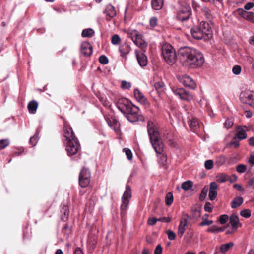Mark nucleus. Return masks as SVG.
I'll use <instances>...</instances> for the list:
<instances>
[{
	"mask_svg": "<svg viewBox=\"0 0 254 254\" xmlns=\"http://www.w3.org/2000/svg\"><path fill=\"white\" fill-rule=\"evenodd\" d=\"M248 162L251 166H254V155H251L249 160Z\"/></svg>",
	"mask_w": 254,
	"mask_h": 254,
	"instance_id": "nucleus-64",
	"label": "nucleus"
},
{
	"mask_svg": "<svg viewBox=\"0 0 254 254\" xmlns=\"http://www.w3.org/2000/svg\"><path fill=\"white\" fill-rule=\"evenodd\" d=\"M204 208L205 211L211 212L213 210V206L210 202H206L204 205Z\"/></svg>",
	"mask_w": 254,
	"mask_h": 254,
	"instance_id": "nucleus-53",
	"label": "nucleus"
},
{
	"mask_svg": "<svg viewBox=\"0 0 254 254\" xmlns=\"http://www.w3.org/2000/svg\"><path fill=\"white\" fill-rule=\"evenodd\" d=\"M10 144L8 139L0 140V150L3 149L7 147Z\"/></svg>",
	"mask_w": 254,
	"mask_h": 254,
	"instance_id": "nucleus-41",
	"label": "nucleus"
},
{
	"mask_svg": "<svg viewBox=\"0 0 254 254\" xmlns=\"http://www.w3.org/2000/svg\"><path fill=\"white\" fill-rule=\"evenodd\" d=\"M154 86L159 94L163 93L165 89L164 83L161 80L156 82L154 83Z\"/></svg>",
	"mask_w": 254,
	"mask_h": 254,
	"instance_id": "nucleus-30",
	"label": "nucleus"
},
{
	"mask_svg": "<svg viewBox=\"0 0 254 254\" xmlns=\"http://www.w3.org/2000/svg\"><path fill=\"white\" fill-rule=\"evenodd\" d=\"M178 56L180 61L185 65L192 68L202 66L204 62L203 54L198 50L190 47H183L178 50Z\"/></svg>",
	"mask_w": 254,
	"mask_h": 254,
	"instance_id": "nucleus-2",
	"label": "nucleus"
},
{
	"mask_svg": "<svg viewBox=\"0 0 254 254\" xmlns=\"http://www.w3.org/2000/svg\"><path fill=\"white\" fill-rule=\"evenodd\" d=\"M241 101L245 104L254 107V92L246 91L240 94Z\"/></svg>",
	"mask_w": 254,
	"mask_h": 254,
	"instance_id": "nucleus-12",
	"label": "nucleus"
},
{
	"mask_svg": "<svg viewBox=\"0 0 254 254\" xmlns=\"http://www.w3.org/2000/svg\"><path fill=\"white\" fill-rule=\"evenodd\" d=\"M90 179L91 172L89 170L85 167H82L79 174L78 182L79 185L82 188L87 187L90 182Z\"/></svg>",
	"mask_w": 254,
	"mask_h": 254,
	"instance_id": "nucleus-7",
	"label": "nucleus"
},
{
	"mask_svg": "<svg viewBox=\"0 0 254 254\" xmlns=\"http://www.w3.org/2000/svg\"><path fill=\"white\" fill-rule=\"evenodd\" d=\"M94 33V31L91 28L84 29L82 32V36L83 37H91Z\"/></svg>",
	"mask_w": 254,
	"mask_h": 254,
	"instance_id": "nucleus-35",
	"label": "nucleus"
},
{
	"mask_svg": "<svg viewBox=\"0 0 254 254\" xmlns=\"http://www.w3.org/2000/svg\"><path fill=\"white\" fill-rule=\"evenodd\" d=\"M173 195L171 192H168L165 196V203L166 205L170 206L173 201Z\"/></svg>",
	"mask_w": 254,
	"mask_h": 254,
	"instance_id": "nucleus-36",
	"label": "nucleus"
},
{
	"mask_svg": "<svg viewBox=\"0 0 254 254\" xmlns=\"http://www.w3.org/2000/svg\"><path fill=\"white\" fill-rule=\"evenodd\" d=\"M105 13L107 15L106 19L109 21L113 18L116 15V11L115 8L111 4L108 5L105 9Z\"/></svg>",
	"mask_w": 254,
	"mask_h": 254,
	"instance_id": "nucleus-19",
	"label": "nucleus"
},
{
	"mask_svg": "<svg viewBox=\"0 0 254 254\" xmlns=\"http://www.w3.org/2000/svg\"><path fill=\"white\" fill-rule=\"evenodd\" d=\"M131 50V48L129 45L127 43L122 44L119 47V51L121 53V55L123 57L126 55L128 54Z\"/></svg>",
	"mask_w": 254,
	"mask_h": 254,
	"instance_id": "nucleus-26",
	"label": "nucleus"
},
{
	"mask_svg": "<svg viewBox=\"0 0 254 254\" xmlns=\"http://www.w3.org/2000/svg\"><path fill=\"white\" fill-rule=\"evenodd\" d=\"M63 136L67 155L73 156L77 154L80 149V143L72 128L68 125L65 124L63 128Z\"/></svg>",
	"mask_w": 254,
	"mask_h": 254,
	"instance_id": "nucleus-3",
	"label": "nucleus"
},
{
	"mask_svg": "<svg viewBox=\"0 0 254 254\" xmlns=\"http://www.w3.org/2000/svg\"><path fill=\"white\" fill-rule=\"evenodd\" d=\"M237 132L233 137L234 140L239 139V140H243L246 139L247 137L246 131L248 130V127L246 126H239L236 129Z\"/></svg>",
	"mask_w": 254,
	"mask_h": 254,
	"instance_id": "nucleus-13",
	"label": "nucleus"
},
{
	"mask_svg": "<svg viewBox=\"0 0 254 254\" xmlns=\"http://www.w3.org/2000/svg\"><path fill=\"white\" fill-rule=\"evenodd\" d=\"M60 212L62 214V219L64 221H67L69 214L68 206L64 205Z\"/></svg>",
	"mask_w": 254,
	"mask_h": 254,
	"instance_id": "nucleus-27",
	"label": "nucleus"
},
{
	"mask_svg": "<svg viewBox=\"0 0 254 254\" xmlns=\"http://www.w3.org/2000/svg\"><path fill=\"white\" fill-rule=\"evenodd\" d=\"M206 169L210 170L213 167V161L212 160H206L204 164Z\"/></svg>",
	"mask_w": 254,
	"mask_h": 254,
	"instance_id": "nucleus-49",
	"label": "nucleus"
},
{
	"mask_svg": "<svg viewBox=\"0 0 254 254\" xmlns=\"http://www.w3.org/2000/svg\"><path fill=\"white\" fill-rule=\"evenodd\" d=\"M134 96L136 100L142 104H146L147 100L143 93L138 89L134 90Z\"/></svg>",
	"mask_w": 254,
	"mask_h": 254,
	"instance_id": "nucleus-24",
	"label": "nucleus"
},
{
	"mask_svg": "<svg viewBox=\"0 0 254 254\" xmlns=\"http://www.w3.org/2000/svg\"><path fill=\"white\" fill-rule=\"evenodd\" d=\"M241 67L240 65H236L232 68V72L235 75H239L241 72Z\"/></svg>",
	"mask_w": 254,
	"mask_h": 254,
	"instance_id": "nucleus-47",
	"label": "nucleus"
},
{
	"mask_svg": "<svg viewBox=\"0 0 254 254\" xmlns=\"http://www.w3.org/2000/svg\"><path fill=\"white\" fill-rule=\"evenodd\" d=\"M136 57L139 65L144 67L147 65L148 59L146 55L142 52H135Z\"/></svg>",
	"mask_w": 254,
	"mask_h": 254,
	"instance_id": "nucleus-15",
	"label": "nucleus"
},
{
	"mask_svg": "<svg viewBox=\"0 0 254 254\" xmlns=\"http://www.w3.org/2000/svg\"><path fill=\"white\" fill-rule=\"evenodd\" d=\"M157 221H158V219L154 217L149 218L148 219L147 223L148 225L152 226L154 225L156 223Z\"/></svg>",
	"mask_w": 254,
	"mask_h": 254,
	"instance_id": "nucleus-57",
	"label": "nucleus"
},
{
	"mask_svg": "<svg viewBox=\"0 0 254 254\" xmlns=\"http://www.w3.org/2000/svg\"><path fill=\"white\" fill-rule=\"evenodd\" d=\"M243 202V198L241 196L235 197L231 203L232 208H236L242 205Z\"/></svg>",
	"mask_w": 254,
	"mask_h": 254,
	"instance_id": "nucleus-28",
	"label": "nucleus"
},
{
	"mask_svg": "<svg viewBox=\"0 0 254 254\" xmlns=\"http://www.w3.org/2000/svg\"><path fill=\"white\" fill-rule=\"evenodd\" d=\"M238 161V159L236 156H232L229 158L228 163L229 164H235Z\"/></svg>",
	"mask_w": 254,
	"mask_h": 254,
	"instance_id": "nucleus-58",
	"label": "nucleus"
},
{
	"mask_svg": "<svg viewBox=\"0 0 254 254\" xmlns=\"http://www.w3.org/2000/svg\"><path fill=\"white\" fill-rule=\"evenodd\" d=\"M191 9L190 5L185 2L181 3L176 16L177 19L181 21L187 27H189L188 23L191 22Z\"/></svg>",
	"mask_w": 254,
	"mask_h": 254,
	"instance_id": "nucleus-5",
	"label": "nucleus"
},
{
	"mask_svg": "<svg viewBox=\"0 0 254 254\" xmlns=\"http://www.w3.org/2000/svg\"><path fill=\"white\" fill-rule=\"evenodd\" d=\"M172 89L173 93L182 100L190 101L193 99V96L183 88L173 87Z\"/></svg>",
	"mask_w": 254,
	"mask_h": 254,
	"instance_id": "nucleus-11",
	"label": "nucleus"
},
{
	"mask_svg": "<svg viewBox=\"0 0 254 254\" xmlns=\"http://www.w3.org/2000/svg\"><path fill=\"white\" fill-rule=\"evenodd\" d=\"M99 62L103 64H106L108 63L109 60L107 57L105 55H101L99 59Z\"/></svg>",
	"mask_w": 254,
	"mask_h": 254,
	"instance_id": "nucleus-50",
	"label": "nucleus"
},
{
	"mask_svg": "<svg viewBox=\"0 0 254 254\" xmlns=\"http://www.w3.org/2000/svg\"><path fill=\"white\" fill-rule=\"evenodd\" d=\"M171 220V218L170 217H161V218H159L158 219V221H161V222H170Z\"/></svg>",
	"mask_w": 254,
	"mask_h": 254,
	"instance_id": "nucleus-63",
	"label": "nucleus"
},
{
	"mask_svg": "<svg viewBox=\"0 0 254 254\" xmlns=\"http://www.w3.org/2000/svg\"><path fill=\"white\" fill-rule=\"evenodd\" d=\"M234 245L233 242L222 244L220 247V250L222 253H225L228 251L230 248H232Z\"/></svg>",
	"mask_w": 254,
	"mask_h": 254,
	"instance_id": "nucleus-33",
	"label": "nucleus"
},
{
	"mask_svg": "<svg viewBox=\"0 0 254 254\" xmlns=\"http://www.w3.org/2000/svg\"><path fill=\"white\" fill-rule=\"evenodd\" d=\"M229 217L227 215H221L219 217V221L221 224H225L228 220Z\"/></svg>",
	"mask_w": 254,
	"mask_h": 254,
	"instance_id": "nucleus-45",
	"label": "nucleus"
},
{
	"mask_svg": "<svg viewBox=\"0 0 254 254\" xmlns=\"http://www.w3.org/2000/svg\"><path fill=\"white\" fill-rule=\"evenodd\" d=\"M38 107V103L36 100H32L28 104L27 108L31 114H35Z\"/></svg>",
	"mask_w": 254,
	"mask_h": 254,
	"instance_id": "nucleus-25",
	"label": "nucleus"
},
{
	"mask_svg": "<svg viewBox=\"0 0 254 254\" xmlns=\"http://www.w3.org/2000/svg\"><path fill=\"white\" fill-rule=\"evenodd\" d=\"M88 243L90 247H91L92 249H94L97 243L96 237L95 236H90L88 240Z\"/></svg>",
	"mask_w": 254,
	"mask_h": 254,
	"instance_id": "nucleus-38",
	"label": "nucleus"
},
{
	"mask_svg": "<svg viewBox=\"0 0 254 254\" xmlns=\"http://www.w3.org/2000/svg\"><path fill=\"white\" fill-rule=\"evenodd\" d=\"M80 52L85 57L90 56L92 54L93 47L89 42H83L80 46Z\"/></svg>",
	"mask_w": 254,
	"mask_h": 254,
	"instance_id": "nucleus-14",
	"label": "nucleus"
},
{
	"mask_svg": "<svg viewBox=\"0 0 254 254\" xmlns=\"http://www.w3.org/2000/svg\"><path fill=\"white\" fill-rule=\"evenodd\" d=\"M147 132L151 144L157 154H160L159 163L166 169L168 168L167 157L164 152V143L160 136L157 127L152 121H148L147 126Z\"/></svg>",
	"mask_w": 254,
	"mask_h": 254,
	"instance_id": "nucleus-1",
	"label": "nucleus"
},
{
	"mask_svg": "<svg viewBox=\"0 0 254 254\" xmlns=\"http://www.w3.org/2000/svg\"><path fill=\"white\" fill-rule=\"evenodd\" d=\"M200 208L199 207H193L191 209V218L197 219L200 217Z\"/></svg>",
	"mask_w": 254,
	"mask_h": 254,
	"instance_id": "nucleus-32",
	"label": "nucleus"
},
{
	"mask_svg": "<svg viewBox=\"0 0 254 254\" xmlns=\"http://www.w3.org/2000/svg\"><path fill=\"white\" fill-rule=\"evenodd\" d=\"M157 21H158V19L156 17H151L150 18V21H149L150 25L152 27L156 26L157 25Z\"/></svg>",
	"mask_w": 254,
	"mask_h": 254,
	"instance_id": "nucleus-55",
	"label": "nucleus"
},
{
	"mask_svg": "<svg viewBox=\"0 0 254 254\" xmlns=\"http://www.w3.org/2000/svg\"><path fill=\"white\" fill-rule=\"evenodd\" d=\"M200 29L203 31V32L207 38H209L211 36V27L209 24L205 21H202L200 23L199 26H198Z\"/></svg>",
	"mask_w": 254,
	"mask_h": 254,
	"instance_id": "nucleus-21",
	"label": "nucleus"
},
{
	"mask_svg": "<svg viewBox=\"0 0 254 254\" xmlns=\"http://www.w3.org/2000/svg\"><path fill=\"white\" fill-rule=\"evenodd\" d=\"M233 125V122L230 119H227L225 121V124H224V126L227 128L231 127Z\"/></svg>",
	"mask_w": 254,
	"mask_h": 254,
	"instance_id": "nucleus-61",
	"label": "nucleus"
},
{
	"mask_svg": "<svg viewBox=\"0 0 254 254\" xmlns=\"http://www.w3.org/2000/svg\"><path fill=\"white\" fill-rule=\"evenodd\" d=\"M131 197V187L127 185L126 186V190L123 194L122 198V204L121 206V210L122 212L125 211L129 204V200Z\"/></svg>",
	"mask_w": 254,
	"mask_h": 254,
	"instance_id": "nucleus-9",
	"label": "nucleus"
},
{
	"mask_svg": "<svg viewBox=\"0 0 254 254\" xmlns=\"http://www.w3.org/2000/svg\"><path fill=\"white\" fill-rule=\"evenodd\" d=\"M207 232L213 233H217V226L215 225H213L211 227L207 229Z\"/></svg>",
	"mask_w": 254,
	"mask_h": 254,
	"instance_id": "nucleus-62",
	"label": "nucleus"
},
{
	"mask_svg": "<svg viewBox=\"0 0 254 254\" xmlns=\"http://www.w3.org/2000/svg\"><path fill=\"white\" fill-rule=\"evenodd\" d=\"M247 168L246 165L243 164H238L236 168L237 172L239 173H243L245 172L247 170Z\"/></svg>",
	"mask_w": 254,
	"mask_h": 254,
	"instance_id": "nucleus-40",
	"label": "nucleus"
},
{
	"mask_svg": "<svg viewBox=\"0 0 254 254\" xmlns=\"http://www.w3.org/2000/svg\"><path fill=\"white\" fill-rule=\"evenodd\" d=\"M229 222L233 229L235 231L238 229L239 225L240 226L241 225V224L240 223L238 216L235 214H232L230 216L229 218Z\"/></svg>",
	"mask_w": 254,
	"mask_h": 254,
	"instance_id": "nucleus-23",
	"label": "nucleus"
},
{
	"mask_svg": "<svg viewBox=\"0 0 254 254\" xmlns=\"http://www.w3.org/2000/svg\"><path fill=\"white\" fill-rule=\"evenodd\" d=\"M166 234L168 235V239L170 240H173L176 238V234L170 230L167 231Z\"/></svg>",
	"mask_w": 254,
	"mask_h": 254,
	"instance_id": "nucleus-51",
	"label": "nucleus"
},
{
	"mask_svg": "<svg viewBox=\"0 0 254 254\" xmlns=\"http://www.w3.org/2000/svg\"><path fill=\"white\" fill-rule=\"evenodd\" d=\"M208 192V188L206 187V186L204 187L203 189L201 190V193L199 196V199L201 201L203 200L206 195Z\"/></svg>",
	"mask_w": 254,
	"mask_h": 254,
	"instance_id": "nucleus-42",
	"label": "nucleus"
},
{
	"mask_svg": "<svg viewBox=\"0 0 254 254\" xmlns=\"http://www.w3.org/2000/svg\"><path fill=\"white\" fill-rule=\"evenodd\" d=\"M163 0H151L152 7L155 10L161 9L163 6Z\"/></svg>",
	"mask_w": 254,
	"mask_h": 254,
	"instance_id": "nucleus-29",
	"label": "nucleus"
},
{
	"mask_svg": "<svg viewBox=\"0 0 254 254\" xmlns=\"http://www.w3.org/2000/svg\"><path fill=\"white\" fill-rule=\"evenodd\" d=\"M237 11L242 17L254 23V13L247 12L241 8L237 9Z\"/></svg>",
	"mask_w": 254,
	"mask_h": 254,
	"instance_id": "nucleus-17",
	"label": "nucleus"
},
{
	"mask_svg": "<svg viewBox=\"0 0 254 254\" xmlns=\"http://www.w3.org/2000/svg\"><path fill=\"white\" fill-rule=\"evenodd\" d=\"M188 225V220L186 218H182L178 226V235L181 238L183 236Z\"/></svg>",
	"mask_w": 254,
	"mask_h": 254,
	"instance_id": "nucleus-20",
	"label": "nucleus"
},
{
	"mask_svg": "<svg viewBox=\"0 0 254 254\" xmlns=\"http://www.w3.org/2000/svg\"><path fill=\"white\" fill-rule=\"evenodd\" d=\"M240 215L244 218H248L250 217L251 215V210L249 209H244L240 212Z\"/></svg>",
	"mask_w": 254,
	"mask_h": 254,
	"instance_id": "nucleus-43",
	"label": "nucleus"
},
{
	"mask_svg": "<svg viewBox=\"0 0 254 254\" xmlns=\"http://www.w3.org/2000/svg\"><path fill=\"white\" fill-rule=\"evenodd\" d=\"M123 151L125 152L127 157L129 160H132V153L129 149L125 148L123 149Z\"/></svg>",
	"mask_w": 254,
	"mask_h": 254,
	"instance_id": "nucleus-46",
	"label": "nucleus"
},
{
	"mask_svg": "<svg viewBox=\"0 0 254 254\" xmlns=\"http://www.w3.org/2000/svg\"><path fill=\"white\" fill-rule=\"evenodd\" d=\"M203 221L201 222L199 225L200 226H204L206 225H210L213 223L212 220H208L207 219L203 218Z\"/></svg>",
	"mask_w": 254,
	"mask_h": 254,
	"instance_id": "nucleus-54",
	"label": "nucleus"
},
{
	"mask_svg": "<svg viewBox=\"0 0 254 254\" xmlns=\"http://www.w3.org/2000/svg\"><path fill=\"white\" fill-rule=\"evenodd\" d=\"M162 55L165 61L173 64L176 60V54L174 48L169 44H164L162 47Z\"/></svg>",
	"mask_w": 254,
	"mask_h": 254,
	"instance_id": "nucleus-6",
	"label": "nucleus"
},
{
	"mask_svg": "<svg viewBox=\"0 0 254 254\" xmlns=\"http://www.w3.org/2000/svg\"><path fill=\"white\" fill-rule=\"evenodd\" d=\"M202 14L205 16L206 18L210 20L212 19V14L211 10L206 6H203L201 8Z\"/></svg>",
	"mask_w": 254,
	"mask_h": 254,
	"instance_id": "nucleus-31",
	"label": "nucleus"
},
{
	"mask_svg": "<svg viewBox=\"0 0 254 254\" xmlns=\"http://www.w3.org/2000/svg\"><path fill=\"white\" fill-rule=\"evenodd\" d=\"M191 34L192 36L196 39H201L205 36V35L203 32L198 26H194L191 29Z\"/></svg>",
	"mask_w": 254,
	"mask_h": 254,
	"instance_id": "nucleus-18",
	"label": "nucleus"
},
{
	"mask_svg": "<svg viewBox=\"0 0 254 254\" xmlns=\"http://www.w3.org/2000/svg\"><path fill=\"white\" fill-rule=\"evenodd\" d=\"M208 196L210 200H214L217 196V191L209 190Z\"/></svg>",
	"mask_w": 254,
	"mask_h": 254,
	"instance_id": "nucleus-48",
	"label": "nucleus"
},
{
	"mask_svg": "<svg viewBox=\"0 0 254 254\" xmlns=\"http://www.w3.org/2000/svg\"><path fill=\"white\" fill-rule=\"evenodd\" d=\"M38 137L36 135H34L30 138L29 143L34 146L36 145Z\"/></svg>",
	"mask_w": 254,
	"mask_h": 254,
	"instance_id": "nucleus-56",
	"label": "nucleus"
},
{
	"mask_svg": "<svg viewBox=\"0 0 254 254\" xmlns=\"http://www.w3.org/2000/svg\"><path fill=\"white\" fill-rule=\"evenodd\" d=\"M127 35L134 43L138 47H143L146 46V43L143 39V36L137 30H132L127 32Z\"/></svg>",
	"mask_w": 254,
	"mask_h": 254,
	"instance_id": "nucleus-8",
	"label": "nucleus"
},
{
	"mask_svg": "<svg viewBox=\"0 0 254 254\" xmlns=\"http://www.w3.org/2000/svg\"><path fill=\"white\" fill-rule=\"evenodd\" d=\"M189 124L190 128L192 131L194 132L197 131L199 128V124L198 120L196 118L191 117V118L189 119Z\"/></svg>",
	"mask_w": 254,
	"mask_h": 254,
	"instance_id": "nucleus-22",
	"label": "nucleus"
},
{
	"mask_svg": "<svg viewBox=\"0 0 254 254\" xmlns=\"http://www.w3.org/2000/svg\"><path fill=\"white\" fill-rule=\"evenodd\" d=\"M105 118L108 125L117 133L120 132V124L113 114L105 116Z\"/></svg>",
	"mask_w": 254,
	"mask_h": 254,
	"instance_id": "nucleus-10",
	"label": "nucleus"
},
{
	"mask_svg": "<svg viewBox=\"0 0 254 254\" xmlns=\"http://www.w3.org/2000/svg\"><path fill=\"white\" fill-rule=\"evenodd\" d=\"M193 185V182L191 181L188 180L182 183L181 187L184 190H188L190 189Z\"/></svg>",
	"mask_w": 254,
	"mask_h": 254,
	"instance_id": "nucleus-37",
	"label": "nucleus"
},
{
	"mask_svg": "<svg viewBox=\"0 0 254 254\" xmlns=\"http://www.w3.org/2000/svg\"><path fill=\"white\" fill-rule=\"evenodd\" d=\"M162 248L161 245H158L154 250V254H162Z\"/></svg>",
	"mask_w": 254,
	"mask_h": 254,
	"instance_id": "nucleus-60",
	"label": "nucleus"
},
{
	"mask_svg": "<svg viewBox=\"0 0 254 254\" xmlns=\"http://www.w3.org/2000/svg\"><path fill=\"white\" fill-rule=\"evenodd\" d=\"M121 87L123 89H128L131 87V84L126 81H123L121 84Z\"/></svg>",
	"mask_w": 254,
	"mask_h": 254,
	"instance_id": "nucleus-52",
	"label": "nucleus"
},
{
	"mask_svg": "<svg viewBox=\"0 0 254 254\" xmlns=\"http://www.w3.org/2000/svg\"><path fill=\"white\" fill-rule=\"evenodd\" d=\"M117 107L123 113L126 115L127 119L130 122H136L139 120V109L138 107L133 105L127 99H119L117 103Z\"/></svg>",
	"mask_w": 254,
	"mask_h": 254,
	"instance_id": "nucleus-4",
	"label": "nucleus"
},
{
	"mask_svg": "<svg viewBox=\"0 0 254 254\" xmlns=\"http://www.w3.org/2000/svg\"><path fill=\"white\" fill-rule=\"evenodd\" d=\"M226 161V158L224 155H220L216 158V163L219 166L223 165Z\"/></svg>",
	"mask_w": 254,
	"mask_h": 254,
	"instance_id": "nucleus-39",
	"label": "nucleus"
},
{
	"mask_svg": "<svg viewBox=\"0 0 254 254\" xmlns=\"http://www.w3.org/2000/svg\"><path fill=\"white\" fill-rule=\"evenodd\" d=\"M216 181L219 183H224L226 182L229 178V176L224 174L220 173L216 176Z\"/></svg>",
	"mask_w": 254,
	"mask_h": 254,
	"instance_id": "nucleus-34",
	"label": "nucleus"
},
{
	"mask_svg": "<svg viewBox=\"0 0 254 254\" xmlns=\"http://www.w3.org/2000/svg\"><path fill=\"white\" fill-rule=\"evenodd\" d=\"M180 82L182 83L184 86L189 87L191 89H194L196 87L195 82L188 75H184L180 79Z\"/></svg>",
	"mask_w": 254,
	"mask_h": 254,
	"instance_id": "nucleus-16",
	"label": "nucleus"
},
{
	"mask_svg": "<svg viewBox=\"0 0 254 254\" xmlns=\"http://www.w3.org/2000/svg\"><path fill=\"white\" fill-rule=\"evenodd\" d=\"M218 186L216 182H212L210 184L209 190L216 191Z\"/></svg>",
	"mask_w": 254,
	"mask_h": 254,
	"instance_id": "nucleus-59",
	"label": "nucleus"
},
{
	"mask_svg": "<svg viewBox=\"0 0 254 254\" xmlns=\"http://www.w3.org/2000/svg\"><path fill=\"white\" fill-rule=\"evenodd\" d=\"M121 41V38L120 36L117 34H114L112 37L111 42L114 45L118 44Z\"/></svg>",
	"mask_w": 254,
	"mask_h": 254,
	"instance_id": "nucleus-44",
	"label": "nucleus"
}]
</instances>
